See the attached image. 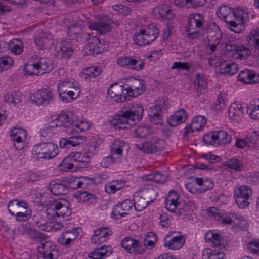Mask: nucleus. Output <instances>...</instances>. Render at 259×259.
<instances>
[{
	"mask_svg": "<svg viewBox=\"0 0 259 259\" xmlns=\"http://www.w3.org/2000/svg\"><path fill=\"white\" fill-rule=\"evenodd\" d=\"M91 124L88 121L73 118L69 125H64L63 130L71 136L69 138H62L60 141V147L70 149L71 147L79 145L83 142V137L79 135H73L86 131L89 130Z\"/></svg>",
	"mask_w": 259,
	"mask_h": 259,
	"instance_id": "1",
	"label": "nucleus"
},
{
	"mask_svg": "<svg viewBox=\"0 0 259 259\" xmlns=\"http://www.w3.org/2000/svg\"><path fill=\"white\" fill-rule=\"evenodd\" d=\"M130 110L121 112L115 116L111 122V125L119 129H128L135 124V121H139L143 116L144 109L140 103H131Z\"/></svg>",
	"mask_w": 259,
	"mask_h": 259,
	"instance_id": "2",
	"label": "nucleus"
},
{
	"mask_svg": "<svg viewBox=\"0 0 259 259\" xmlns=\"http://www.w3.org/2000/svg\"><path fill=\"white\" fill-rule=\"evenodd\" d=\"M130 110L121 112L115 116L111 122V125L119 129H128L135 124V121H139L143 116L144 109L140 103H131Z\"/></svg>",
	"mask_w": 259,
	"mask_h": 259,
	"instance_id": "3",
	"label": "nucleus"
},
{
	"mask_svg": "<svg viewBox=\"0 0 259 259\" xmlns=\"http://www.w3.org/2000/svg\"><path fill=\"white\" fill-rule=\"evenodd\" d=\"M180 195L175 191H170L165 199V207L169 211L183 217L184 219L188 218L192 213L189 206L178 202Z\"/></svg>",
	"mask_w": 259,
	"mask_h": 259,
	"instance_id": "4",
	"label": "nucleus"
},
{
	"mask_svg": "<svg viewBox=\"0 0 259 259\" xmlns=\"http://www.w3.org/2000/svg\"><path fill=\"white\" fill-rule=\"evenodd\" d=\"M58 153L57 145L51 142L40 143L34 146L32 156L34 160H49L56 157Z\"/></svg>",
	"mask_w": 259,
	"mask_h": 259,
	"instance_id": "5",
	"label": "nucleus"
},
{
	"mask_svg": "<svg viewBox=\"0 0 259 259\" xmlns=\"http://www.w3.org/2000/svg\"><path fill=\"white\" fill-rule=\"evenodd\" d=\"M159 35L158 29L154 25L140 29L133 36V40L139 46L149 45L157 39Z\"/></svg>",
	"mask_w": 259,
	"mask_h": 259,
	"instance_id": "6",
	"label": "nucleus"
},
{
	"mask_svg": "<svg viewBox=\"0 0 259 259\" xmlns=\"http://www.w3.org/2000/svg\"><path fill=\"white\" fill-rule=\"evenodd\" d=\"M204 18L200 13L191 14L188 20L187 36L192 39H197L200 35V30L203 28Z\"/></svg>",
	"mask_w": 259,
	"mask_h": 259,
	"instance_id": "7",
	"label": "nucleus"
},
{
	"mask_svg": "<svg viewBox=\"0 0 259 259\" xmlns=\"http://www.w3.org/2000/svg\"><path fill=\"white\" fill-rule=\"evenodd\" d=\"M249 14V11L246 8L237 7L233 9V19L236 24L229 26V28L236 33H240L242 25L248 21Z\"/></svg>",
	"mask_w": 259,
	"mask_h": 259,
	"instance_id": "8",
	"label": "nucleus"
},
{
	"mask_svg": "<svg viewBox=\"0 0 259 259\" xmlns=\"http://www.w3.org/2000/svg\"><path fill=\"white\" fill-rule=\"evenodd\" d=\"M68 201L61 199L59 201H55L51 205L50 207L47 210V214L52 217L55 216L65 218L69 217L71 213V210L69 208Z\"/></svg>",
	"mask_w": 259,
	"mask_h": 259,
	"instance_id": "9",
	"label": "nucleus"
},
{
	"mask_svg": "<svg viewBox=\"0 0 259 259\" xmlns=\"http://www.w3.org/2000/svg\"><path fill=\"white\" fill-rule=\"evenodd\" d=\"M185 239L180 232H169L163 240V246L172 250H178L184 245Z\"/></svg>",
	"mask_w": 259,
	"mask_h": 259,
	"instance_id": "10",
	"label": "nucleus"
},
{
	"mask_svg": "<svg viewBox=\"0 0 259 259\" xmlns=\"http://www.w3.org/2000/svg\"><path fill=\"white\" fill-rule=\"evenodd\" d=\"M252 194L251 188L242 185L234 190L235 201L240 208H244L249 205L248 200Z\"/></svg>",
	"mask_w": 259,
	"mask_h": 259,
	"instance_id": "11",
	"label": "nucleus"
},
{
	"mask_svg": "<svg viewBox=\"0 0 259 259\" xmlns=\"http://www.w3.org/2000/svg\"><path fill=\"white\" fill-rule=\"evenodd\" d=\"M165 106L162 100L156 101L154 105L150 107L148 110L149 120L154 124H162V110Z\"/></svg>",
	"mask_w": 259,
	"mask_h": 259,
	"instance_id": "12",
	"label": "nucleus"
},
{
	"mask_svg": "<svg viewBox=\"0 0 259 259\" xmlns=\"http://www.w3.org/2000/svg\"><path fill=\"white\" fill-rule=\"evenodd\" d=\"M125 94L127 96L135 97L142 94L145 90L144 82L142 79L132 78L127 81L125 85Z\"/></svg>",
	"mask_w": 259,
	"mask_h": 259,
	"instance_id": "13",
	"label": "nucleus"
},
{
	"mask_svg": "<svg viewBox=\"0 0 259 259\" xmlns=\"http://www.w3.org/2000/svg\"><path fill=\"white\" fill-rule=\"evenodd\" d=\"M165 145L164 140L153 135L149 141L141 144L140 150L145 153H153L162 150Z\"/></svg>",
	"mask_w": 259,
	"mask_h": 259,
	"instance_id": "14",
	"label": "nucleus"
},
{
	"mask_svg": "<svg viewBox=\"0 0 259 259\" xmlns=\"http://www.w3.org/2000/svg\"><path fill=\"white\" fill-rule=\"evenodd\" d=\"M122 247L128 253L135 255L143 254L145 251V246L142 242L132 237H125L121 242Z\"/></svg>",
	"mask_w": 259,
	"mask_h": 259,
	"instance_id": "15",
	"label": "nucleus"
},
{
	"mask_svg": "<svg viewBox=\"0 0 259 259\" xmlns=\"http://www.w3.org/2000/svg\"><path fill=\"white\" fill-rule=\"evenodd\" d=\"M54 98V93L50 89L44 88L34 93L32 101L38 106L44 105L51 103Z\"/></svg>",
	"mask_w": 259,
	"mask_h": 259,
	"instance_id": "16",
	"label": "nucleus"
},
{
	"mask_svg": "<svg viewBox=\"0 0 259 259\" xmlns=\"http://www.w3.org/2000/svg\"><path fill=\"white\" fill-rule=\"evenodd\" d=\"M37 248L42 259H54L58 256L56 246L51 241L41 242L37 246Z\"/></svg>",
	"mask_w": 259,
	"mask_h": 259,
	"instance_id": "17",
	"label": "nucleus"
},
{
	"mask_svg": "<svg viewBox=\"0 0 259 259\" xmlns=\"http://www.w3.org/2000/svg\"><path fill=\"white\" fill-rule=\"evenodd\" d=\"M117 63L121 67L137 71L142 69L144 65L142 60L133 56L120 57L117 60Z\"/></svg>",
	"mask_w": 259,
	"mask_h": 259,
	"instance_id": "18",
	"label": "nucleus"
},
{
	"mask_svg": "<svg viewBox=\"0 0 259 259\" xmlns=\"http://www.w3.org/2000/svg\"><path fill=\"white\" fill-rule=\"evenodd\" d=\"M54 55L59 58H67L70 57L73 52L71 44L65 40H60L53 46Z\"/></svg>",
	"mask_w": 259,
	"mask_h": 259,
	"instance_id": "19",
	"label": "nucleus"
},
{
	"mask_svg": "<svg viewBox=\"0 0 259 259\" xmlns=\"http://www.w3.org/2000/svg\"><path fill=\"white\" fill-rule=\"evenodd\" d=\"M133 206L132 201L126 199L113 207L111 216L112 218L119 219L128 215L132 211Z\"/></svg>",
	"mask_w": 259,
	"mask_h": 259,
	"instance_id": "20",
	"label": "nucleus"
},
{
	"mask_svg": "<svg viewBox=\"0 0 259 259\" xmlns=\"http://www.w3.org/2000/svg\"><path fill=\"white\" fill-rule=\"evenodd\" d=\"M150 195L148 198L142 197L139 195L134 196V206L136 211H141L144 209L150 203L154 202L156 197V193L153 189H150L147 191V196Z\"/></svg>",
	"mask_w": 259,
	"mask_h": 259,
	"instance_id": "21",
	"label": "nucleus"
},
{
	"mask_svg": "<svg viewBox=\"0 0 259 259\" xmlns=\"http://www.w3.org/2000/svg\"><path fill=\"white\" fill-rule=\"evenodd\" d=\"M85 38L88 44L84 46V51L87 55L98 54L102 52L101 42L97 37L87 34Z\"/></svg>",
	"mask_w": 259,
	"mask_h": 259,
	"instance_id": "22",
	"label": "nucleus"
},
{
	"mask_svg": "<svg viewBox=\"0 0 259 259\" xmlns=\"http://www.w3.org/2000/svg\"><path fill=\"white\" fill-rule=\"evenodd\" d=\"M79 228H70L65 230L58 238L59 244L68 246L74 243L79 234Z\"/></svg>",
	"mask_w": 259,
	"mask_h": 259,
	"instance_id": "23",
	"label": "nucleus"
},
{
	"mask_svg": "<svg viewBox=\"0 0 259 259\" xmlns=\"http://www.w3.org/2000/svg\"><path fill=\"white\" fill-rule=\"evenodd\" d=\"M124 86L118 83H113L110 86L108 90V94L112 98H115L117 102H124L126 100L127 94Z\"/></svg>",
	"mask_w": 259,
	"mask_h": 259,
	"instance_id": "24",
	"label": "nucleus"
},
{
	"mask_svg": "<svg viewBox=\"0 0 259 259\" xmlns=\"http://www.w3.org/2000/svg\"><path fill=\"white\" fill-rule=\"evenodd\" d=\"M10 136L15 148L17 150H20L26 139V131L21 127H14L11 130Z\"/></svg>",
	"mask_w": 259,
	"mask_h": 259,
	"instance_id": "25",
	"label": "nucleus"
},
{
	"mask_svg": "<svg viewBox=\"0 0 259 259\" xmlns=\"http://www.w3.org/2000/svg\"><path fill=\"white\" fill-rule=\"evenodd\" d=\"M245 108L240 103H232L228 109V117L232 122L237 123L244 115Z\"/></svg>",
	"mask_w": 259,
	"mask_h": 259,
	"instance_id": "26",
	"label": "nucleus"
},
{
	"mask_svg": "<svg viewBox=\"0 0 259 259\" xmlns=\"http://www.w3.org/2000/svg\"><path fill=\"white\" fill-rule=\"evenodd\" d=\"M110 150L111 154L115 156L117 159H120L123 151L128 152L130 146L128 144L123 140L116 139L111 144Z\"/></svg>",
	"mask_w": 259,
	"mask_h": 259,
	"instance_id": "27",
	"label": "nucleus"
},
{
	"mask_svg": "<svg viewBox=\"0 0 259 259\" xmlns=\"http://www.w3.org/2000/svg\"><path fill=\"white\" fill-rule=\"evenodd\" d=\"M89 28L92 30H96L101 34H105L112 29L111 20L108 18L101 19L89 25Z\"/></svg>",
	"mask_w": 259,
	"mask_h": 259,
	"instance_id": "28",
	"label": "nucleus"
},
{
	"mask_svg": "<svg viewBox=\"0 0 259 259\" xmlns=\"http://www.w3.org/2000/svg\"><path fill=\"white\" fill-rule=\"evenodd\" d=\"M238 79L246 84H255L259 83V74L253 71L244 70L238 75Z\"/></svg>",
	"mask_w": 259,
	"mask_h": 259,
	"instance_id": "29",
	"label": "nucleus"
},
{
	"mask_svg": "<svg viewBox=\"0 0 259 259\" xmlns=\"http://www.w3.org/2000/svg\"><path fill=\"white\" fill-rule=\"evenodd\" d=\"M233 9L226 5H223L219 7L217 11L218 17L223 19L227 24L228 27L233 26L235 25L233 19Z\"/></svg>",
	"mask_w": 259,
	"mask_h": 259,
	"instance_id": "30",
	"label": "nucleus"
},
{
	"mask_svg": "<svg viewBox=\"0 0 259 259\" xmlns=\"http://www.w3.org/2000/svg\"><path fill=\"white\" fill-rule=\"evenodd\" d=\"M32 59H34L39 69L40 75L50 71L53 68L52 61L48 58H39L37 55H33Z\"/></svg>",
	"mask_w": 259,
	"mask_h": 259,
	"instance_id": "31",
	"label": "nucleus"
},
{
	"mask_svg": "<svg viewBox=\"0 0 259 259\" xmlns=\"http://www.w3.org/2000/svg\"><path fill=\"white\" fill-rule=\"evenodd\" d=\"M187 114L185 110L181 109L175 112L167 118L168 124L175 127L184 123L187 119Z\"/></svg>",
	"mask_w": 259,
	"mask_h": 259,
	"instance_id": "32",
	"label": "nucleus"
},
{
	"mask_svg": "<svg viewBox=\"0 0 259 259\" xmlns=\"http://www.w3.org/2000/svg\"><path fill=\"white\" fill-rule=\"evenodd\" d=\"M72 114L70 112H62L50 123V126H63L69 125L72 119Z\"/></svg>",
	"mask_w": 259,
	"mask_h": 259,
	"instance_id": "33",
	"label": "nucleus"
},
{
	"mask_svg": "<svg viewBox=\"0 0 259 259\" xmlns=\"http://www.w3.org/2000/svg\"><path fill=\"white\" fill-rule=\"evenodd\" d=\"M231 47V52L236 58L244 60L251 53L250 50L243 44H235L232 45Z\"/></svg>",
	"mask_w": 259,
	"mask_h": 259,
	"instance_id": "34",
	"label": "nucleus"
},
{
	"mask_svg": "<svg viewBox=\"0 0 259 259\" xmlns=\"http://www.w3.org/2000/svg\"><path fill=\"white\" fill-rule=\"evenodd\" d=\"M206 123V119L204 116L201 115L196 116L193 118L191 124L186 126L184 134H186L189 131L192 132L199 131L204 126Z\"/></svg>",
	"mask_w": 259,
	"mask_h": 259,
	"instance_id": "35",
	"label": "nucleus"
},
{
	"mask_svg": "<svg viewBox=\"0 0 259 259\" xmlns=\"http://www.w3.org/2000/svg\"><path fill=\"white\" fill-rule=\"evenodd\" d=\"M154 11L157 13L160 17L167 20H171L175 17V14L169 6L166 4H160L155 7Z\"/></svg>",
	"mask_w": 259,
	"mask_h": 259,
	"instance_id": "36",
	"label": "nucleus"
},
{
	"mask_svg": "<svg viewBox=\"0 0 259 259\" xmlns=\"http://www.w3.org/2000/svg\"><path fill=\"white\" fill-rule=\"evenodd\" d=\"M112 253L111 247L109 245L103 246L88 254V257L92 259H103Z\"/></svg>",
	"mask_w": 259,
	"mask_h": 259,
	"instance_id": "37",
	"label": "nucleus"
},
{
	"mask_svg": "<svg viewBox=\"0 0 259 259\" xmlns=\"http://www.w3.org/2000/svg\"><path fill=\"white\" fill-rule=\"evenodd\" d=\"M80 93L79 87L73 88V90L65 91L64 93H59L60 100L64 103H69L76 99Z\"/></svg>",
	"mask_w": 259,
	"mask_h": 259,
	"instance_id": "38",
	"label": "nucleus"
},
{
	"mask_svg": "<svg viewBox=\"0 0 259 259\" xmlns=\"http://www.w3.org/2000/svg\"><path fill=\"white\" fill-rule=\"evenodd\" d=\"M247 45L259 55V28L252 30L246 38Z\"/></svg>",
	"mask_w": 259,
	"mask_h": 259,
	"instance_id": "39",
	"label": "nucleus"
},
{
	"mask_svg": "<svg viewBox=\"0 0 259 259\" xmlns=\"http://www.w3.org/2000/svg\"><path fill=\"white\" fill-rule=\"evenodd\" d=\"M49 189L54 195L58 196L66 193L67 187L60 181H52L49 184Z\"/></svg>",
	"mask_w": 259,
	"mask_h": 259,
	"instance_id": "40",
	"label": "nucleus"
},
{
	"mask_svg": "<svg viewBox=\"0 0 259 259\" xmlns=\"http://www.w3.org/2000/svg\"><path fill=\"white\" fill-rule=\"evenodd\" d=\"M224 165L236 172L244 171L245 167L243 162L236 157L229 158L224 163Z\"/></svg>",
	"mask_w": 259,
	"mask_h": 259,
	"instance_id": "41",
	"label": "nucleus"
},
{
	"mask_svg": "<svg viewBox=\"0 0 259 259\" xmlns=\"http://www.w3.org/2000/svg\"><path fill=\"white\" fill-rule=\"evenodd\" d=\"M24 44L19 38H14L8 44V50L15 55H21L23 52Z\"/></svg>",
	"mask_w": 259,
	"mask_h": 259,
	"instance_id": "42",
	"label": "nucleus"
},
{
	"mask_svg": "<svg viewBox=\"0 0 259 259\" xmlns=\"http://www.w3.org/2000/svg\"><path fill=\"white\" fill-rule=\"evenodd\" d=\"M126 181L123 180H115L105 186V190L107 193L111 194L122 189L125 185Z\"/></svg>",
	"mask_w": 259,
	"mask_h": 259,
	"instance_id": "43",
	"label": "nucleus"
},
{
	"mask_svg": "<svg viewBox=\"0 0 259 259\" xmlns=\"http://www.w3.org/2000/svg\"><path fill=\"white\" fill-rule=\"evenodd\" d=\"M79 87L78 82L74 79L67 78L60 81L58 84V91L59 93H64L65 91L73 90V88Z\"/></svg>",
	"mask_w": 259,
	"mask_h": 259,
	"instance_id": "44",
	"label": "nucleus"
},
{
	"mask_svg": "<svg viewBox=\"0 0 259 259\" xmlns=\"http://www.w3.org/2000/svg\"><path fill=\"white\" fill-rule=\"evenodd\" d=\"M196 182L197 185L199 186L201 193L211 189L214 186V184L212 180L206 177H196Z\"/></svg>",
	"mask_w": 259,
	"mask_h": 259,
	"instance_id": "45",
	"label": "nucleus"
},
{
	"mask_svg": "<svg viewBox=\"0 0 259 259\" xmlns=\"http://www.w3.org/2000/svg\"><path fill=\"white\" fill-rule=\"evenodd\" d=\"M143 178L144 180L153 181L158 183H164L166 181L167 176L165 174L155 171L154 173L144 175Z\"/></svg>",
	"mask_w": 259,
	"mask_h": 259,
	"instance_id": "46",
	"label": "nucleus"
},
{
	"mask_svg": "<svg viewBox=\"0 0 259 259\" xmlns=\"http://www.w3.org/2000/svg\"><path fill=\"white\" fill-rule=\"evenodd\" d=\"M81 166L73 163L70 160V158H68L67 156L60 164L59 170L63 172L74 171L75 170V167Z\"/></svg>",
	"mask_w": 259,
	"mask_h": 259,
	"instance_id": "47",
	"label": "nucleus"
},
{
	"mask_svg": "<svg viewBox=\"0 0 259 259\" xmlns=\"http://www.w3.org/2000/svg\"><path fill=\"white\" fill-rule=\"evenodd\" d=\"M215 133L217 146L222 144H228L231 142L232 139L231 136L226 131L224 130H220L215 131Z\"/></svg>",
	"mask_w": 259,
	"mask_h": 259,
	"instance_id": "48",
	"label": "nucleus"
},
{
	"mask_svg": "<svg viewBox=\"0 0 259 259\" xmlns=\"http://www.w3.org/2000/svg\"><path fill=\"white\" fill-rule=\"evenodd\" d=\"M237 70V64L234 62H232L225 64L224 66L222 65L218 71L221 74L232 75L235 74Z\"/></svg>",
	"mask_w": 259,
	"mask_h": 259,
	"instance_id": "49",
	"label": "nucleus"
},
{
	"mask_svg": "<svg viewBox=\"0 0 259 259\" xmlns=\"http://www.w3.org/2000/svg\"><path fill=\"white\" fill-rule=\"evenodd\" d=\"M101 70L97 67L91 66L83 70L82 73L84 75V78L89 79L92 81V79H96L101 74Z\"/></svg>",
	"mask_w": 259,
	"mask_h": 259,
	"instance_id": "50",
	"label": "nucleus"
},
{
	"mask_svg": "<svg viewBox=\"0 0 259 259\" xmlns=\"http://www.w3.org/2000/svg\"><path fill=\"white\" fill-rule=\"evenodd\" d=\"M224 254L217 250L206 248L202 252V259H223Z\"/></svg>",
	"mask_w": 259,
	"mask_h": 259,
	"instance_id": "51",
	"label": "nucleus"
},
{
	"mask_svg": "<svg viewBox=\"0 0 259 259\" xmlns=\"http://www.w3.org/2000/svg\"><path fill=\"white\" fill-rule=\"evenodd\" d=\"M22 99V97L20 96V93L16 92L8 93L4 96L5 102L13 106L20 103Z\"/></svg>",
	"mask_w": 259,
	"mask_h": 259,
	"instance_id": "52",
	"label": "nucleus"
},
{
	"mask_svg": "<svg viewBox=\"0 0 259 259\" xmlns=\"http://www.w3.org/2000/svg\"><path fill=\"white\" fill-rule=\"evenodd\" d=\"M207 82L203 74L197 73L195 75L194 85L198 92H201L207 87Z\"/></svg>",
	"mask_w": 259,
	"mask_h": 259,
	"instance_id": "53",
	"label": "nucleus"
},
{
	"mask_svg": "<svg viewBox=\"0 0 259 259\" xmlns=\"http://www.w3.org/2000/svg\"><path fill=\"white\" fill-rule=\"evenodd\" d=\"M34 223L41 230L48 232L49 222H47L42 215L39 213H37L33 217Z\"/></svg>",
	"mask_w": 259,
	"mask_h": 259,
	"instance_id": "54",
	"label": "nucleus"
},
{
	"mask_svg": "<svg viewBox=\"0 0 259 259\" xmlns=\"http://www.w3.org/2000/svg\"><path fill=\"white\" fill-rule=\"evenodd\" d=\"M24 71L25 74L29 75H38L40 74L35 60L32 59L31 58V62L25 65Z\"/></svg>",
	"mask_w": 259,
	"mask_h": 259,
	"instance_id": "55",
	"label": "nucleus"
},
{
	"mask_svg": "<svg viewBox=\"0 0 259 259\" xmlns=\"http://www.w3.org/2000/svg\"><path fill=\"white\" fill-rule=\"evenodd\" d=\"M14 65V60L9 56L0 57V72L10 69Z\"/></svg>",
	"mask_w": 259,
	"mask_h": 259,
	"instance_id": "56",
	"label": "nucleus"
},
{
	"mask_svg": "<svg viewBox=\"0 0 259 259\" xmlns=\"http://www.w3.org/2000/svg\"><path fill=\"white\" fill-rule=\"evenodd\" d=\"M222 34L219 31H213L208 29L206 32V37L209 43L219 44L221 39Z\"/></svg>",
	"mask_w": 259,
	"mask_h": 259,
	"instance_id": "57",
	"label": "nucleus"
},
{
	"mask_svg": "<svg viewBox=\"0 0 259 259\" xmlns=\"http://www.w3.org/2000/svg\"><path fill=\"white\" fill-rule=\"evenodd\" d=\"M248 145L251 147H256L258 145L259 131H252L247 134L246 137Z\"/></svg>",
	"mask_w": 259,
	"mask_h": 259,
	"instance_id": "58",
	"label": "nucleus"
},
{
	"mask_svg": "<svg viewBox=\"0 0 259 259\" xmlns=\"http://www.w3.org/2000/svg\"><path fill=\"white\" fill-rule=\"evenodd\" d=\"M152 132V129L148 125H140L135 129L136 136L141 138L151 134Z\"/></svg>",
	"mask_w": 259,
	"mask_h": 259,
	"instance_id": "59",
	"label": "nucleus"
},
{
	"mask_svg": "<svg viewBox=\"0 0 259 259\" xmlns=\"http://www.w3.org/2000/svg\"><path fill=\"white\" fill-rule=\"evenodd\" d=\"M80 199L87 205L94 204L97 200L94 195L87 193L85 191H81L79 193Z\"/></svg>",
	"mask_w": 259,
	"mask_h": 259,
	"instance_id": "60",
	"label": "nucleus"
},
{
	"mask_svg": "<svg viewBox=\"0 0 259 259\" xmlns=\"http://www.w3.org/2000/svg\"><path fill=\"white\" fill-rule=\"evenodd\" d=\"M82 24L81 22H77L70 24L68 27L67 33L70 36L76 35L80 33L82 30Z\"/></svg>",
	"mask_w": 259,
	"mask_h": 259,
	"instance_id": "61",
	"label": "nucleus"
},
{
	"mask_svg": "<svg viewBox=\"0 0 259 259\" xmlns=\"http://www.w3.org/2000/svg\"><path fill=\"white\" fill-rule=\"evenodd\" d=\"M50 40L47 38L46 36L43 34L40 36H36L35 39V44L36 47L39 50H44L49 44Z\"/></svg>",
	"mask_w": 259,
	"mask_h": 259,
	"instance_id": "62",
	"label": "nucleus"
},
{
	"mask_svg": "<svg viewBox=\"0 0 259 259\" xmlns=\"http://www.w3.org/2000/svg\"><path fill=\"white\" fill-rule=\"evenodd\" d=\"M186 190L192 194H200V189L199 186H198L196 182V177L194 178L193 180L187 183L185 185Z\"/></svg>",
	"mask_w": 259,
	"mask_h": 259,
	"instance_id": "63",
	"label": "nucleus"
},
{
	"mask_svg": "<svg viewBox=\"0 0 259 259\" xmlns=\"http://www.w3.org/2000/svg\"><path fill=\"white\" fill-rule=\"evenodd\" d=\"M248 251L259 256V240L253 239L249 242L247 246Z\"/></svg>",
	"mask_w": 259,
	"mask_h": 259,
	"instance_id": "64",
	"label": "nucleus"
}]
</instances>
